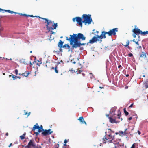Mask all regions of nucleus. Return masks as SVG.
I'll use <instances>...</instances> for the list:
<instances>
[{
	"label": "nucleus",
	"instance_id": "nucleus-1",
	"mask_svg": "<svg viewBox=\"0 0 148 148\" xmlns=\"http://www.w3.org/2000/svg\"><path fill=\"white\" fill-rule=\"evenodd\" d=\"M72 20L73 22H75L76 21L81 27L82 26V23H84L85 25L86 24L89 25L92 21L90 14H84L82 16L81 18L76 17L73 18Z\"/></svg>",
	"mask_w": 148,
	"mask_h": 148
},
{
	"label": "nucleus",
	"instance_id": "nucleus-2",
	"mask_svg": "<svg viewBox=\"0 0 148 148\" xmlns=\"http://www.w3.org/2000/svg\"><path fill=\"white\" fill-rule=\"evenodd\" d=\"M70 37L69 38L68 37H66V40L69 41L70 44L73 45V43L78 42V40H84L86 37L82 33H79L77 35L76 34H73L72 35H70Z\"/></svg>",
	"mask_w": 148,
	"mask_h": 148
},
{
	"label": "nucleus",
	"instance_id": "nucleus-3",
	"mask_svg": "<svg viewBox=\"0 0 148 148\" xmlns=\"http://www.w3.org/2000/svg\"><path fill=\"white\" fill-rule=\"evenodd\" d=\"M107 34V32L105 31H102L101 32V34L99 36L98 35H96V36H94L93 38L90 40L89 42L87 43V45H88V44H93L95 42H96L97 41H100V42H102V39L103 38L105 39L106 38V34Z\"/></svg>",
	"mask_w": 148,
	"mask_h": 148
},
{
	"label": "nucleus",
	"instance_id": "nucleus-4",
	"mask_svg": "<svg viewBox=\"0 0 148 148\" xmlns=\"http://www.w3.org/2000/svg\"><path fill=\"white\" fill-rule=\"evenodd\" d=\"M45 23L47 24L46 28L47 29L50 31L56 29L57 26V23H55L53 21L52 22L50 20H48L47 19H44Z\"/></svg>",
	"mask_w": 148,
	"mask_h": 148
},
{
	"label": "nucleus",
	"instance_id": "nucleus-5",
	"mask_svg": "<svg viewBox=\"0 0 148 148\" xmlns=\"http://www.w3.org/2000/svg\"><path fill=\"white\" fill-rule=\"evenodd\" d=\"M36 129L38 130V132H35L36 136L38 135L42 131H43L44 130L43 129V126L42 125H40V127H39L38 123H36L34 126L32 131H35Z\"/></svg>",
	"mask_w": 148,
	"mask_h": 148
},
{
	"label": "nucleus",
	"instance_id": "nucleus-6",
	"mask_svg": "<svg viewBox=\"0 0 148 148\" xmlns=\"http://www.w3.org/2000/svg\"><path fill=\"white\" fill-rule=\"evenodd\" d=\"M109 139H111V140H110L108 141V142L109 143H113L114 144H116L117 143L115 142H114V139L112 137V136L110 134H109L106 137H105V138H103V143H106V142L105 141V140H108Z\"/></svg>",
	"mask_w": 148,
	"mask_h": 148
},
{
	"label": "nucleus",
	"instance_id": "nucleus-7",
	"mask_svg": "<svg viewBox=\"0 0 148 148\" xmlns=\"http://www.w3.org/2000/svg\"><path fill=\"white\" fill-rule=\"evenodd\" d=\"M27 148H38L33 140H31L27 145L26 146Z\"/></svg>",
	"mask_w": 148,
	"mask_h": 148
},
{
	"label": "nucleus",
	"instance_id": "nucleus-8",
	"mask_svg": "<svg viewBox=\"0 0 148 148\" xmlns=\"http://www.w3.org/2000/svg\"><path fill=\"white\" fill-rule=\"evenodd\" d=\"M118 31V28H114L110 30L109 31L107 32V34L109 36H111L112 35H115L116 34V32Z\"/></svg>",
	"mask_w": 148,
	"mask_h": 148
},
{
	"label": "nucleus",
	"instance_id": "nucleus-9",
	"mask_svg": "<svg viewBox=\"0 0 148 148\" xmlns=\"http://www.w3.org/2000/svg\"><path fill=\"white\" fill-rule=\"evenodd\" d=\"M133 32L134 33L132 34V36L134 38L136 37V35H139L140 33V30L138 28H134L132 30Z\"/></svg>",
	"mask_w": 148,
	"mask_h": 148
},
{
	"label": "nucleus",
	"instance_id": "nucleus-10",
	"mask_svg": "<svg viewBox=\"0 0 148 148\" xmlns=\"http://www.w3.org/2000/svg\"><path fill=\"white\" fill-rule=\"evenodd\" d=\"M86 44L85 43H81L78 42H77L73 43V45H72V47L74 49V48H76L78 47H79L81 45H84Z\"/></svg>",
	"mask_w": 148,
	"mask_h": 148
},
{
	"label": "nucleus",
	"instance_id": "nucleus-11",
	"mask_svg": "<svg viewBox=\"0 0 148 148\" xmlns=\"http://www.w3.org/2000/svg\"><path fill=\"white\" fill-rule=\"evenodd\" d=\"M53 133V131H51L50 129L48 130H44L42 133V134L44 136H46L49 134H50Z\"/></svg>",
	"mask_w": 148,
	"mask_h": 148
},
{
	"label": "nucleus",
	"instance_id": "nucleus-12",
	"mask_svg": "<svg viewBox=\"0 0 148 148\" xmlns=\"http://www.w3.org/2000/svg\"><path fill=\"white\" fill-rule=\"evenodd\" d=\"M30 59H22L21 60V62L25 64H30L31 65H32V64L31 63V62L29 61Z\"/></svg>",
	"mask_w": 148,
	"mask_h": 148
},
{
	"label": "nucleus",
	"instance_id": "nucleus-13",
	"mask_svg": "<svg viewBox=\"0 0 148 148\" xmlns=\"http://www.w3.org/2000/svg\"><path fill=\"white\" fill-rule=\"evenodd\" d=\"M3 11V12H4L5 11L8 13H10L11 14H13L14 13L15 14L17 13H16L15 12L13 11H11L10 10H5L0 9V11Z\"/></svg>",
	"mask_w": 148,
	"mask_h": 148
},
{
	"label": "nucleus",
	"instance_id": "nucleus-14",
	"mask_svg": "<svg viewBox=\"0 0 148 148\" xmlns=\"http://www.w3.org/2000/svg\"><path fill=\"white\" fill-rule=\"evenodd\" d=\"M78 120L82 123V124L85 123L86 125V123L84 121L83 117L82 116L80 117L78 119Z\"/></svg>",
	"mask_w": 148,
	"mask_h": 148
},
{
	"label": "nucleus",
	"instance_id": "nucleus-15",
	"mask_svg": "<svg viewBox=\"0 0 148 148\" xmlns=\"http://www.w3.org/2000/svg\"><path fill=\"white\" fill-rule=\"evenodd\" d=\"M63 48H64L66 49H68V52H69L70 51V46L69 45V44H65L63 46Z\"/></svg>",
	"mask_w": 148,
	"mask_h": 148
},
{
	"label": "nucleus",
	"instance_id": "nucleus-16",
	"mask_svg": "<svg viewBox=\"0 0 148 148\" xmlns=\"http://www.w3.org/2000/svg\"><path fill=\"white\" fill-rule=\"evenodd\" d=\"M30 73L29 71H26L24 73H22L21 74L22 75L23 77H27L29 74Z\"/></svg>",
	"mask_w": 148,
	"mask_h": 148
},
{
	"label": "nucleus",
	"instance_id": "nucleus-17",
	"mask_svg": "<svg viewBox=\"0 0 148 148\" xmlns=\"http://www.w3.org/2000/svg\"><path fill=\"white\" fill-rule=\"evenodd\" d=\"M110 122L112 123H116L115 119H114L111 117H109Z\"/></svg>",
	"mask_w": 148,
	"mask_h": 148
},
{
	"label": "nucleus",
	"instance_id": "nucleus-18",
	"mask_svg": "<svg viewBox=\"0 0 148 148\" xmlns=\"http://www.w3.org/2000/svg\"><path fill=\"white\" fill-rule=\"evenodd\" d=\"M64 42L62 41L61 40H60L58 44V47H62L63 48V45Z\"/></svg>",
	"mask_w": 148,
	"mask_h": 148
},
{
	"label": "nucleus",
	"instance_id": "nucleus-19",
	"mask_svg": "<svg viewBox=\"0 0 148 148\" xmlns=\"http://www.w3.org/2000/svg\"><path fill=\"white\" fill-rule=\"evenodd\" d=\"M130 41L129 40H127V44L125 45H124L123 44V45L124 46L126 47H127V48H128L129 49H130V47L129 46V45L130 44Z\"/></svg>",
	"mask_w": 148,
	"mask_h": 148
},
{
	"label": "nucleus",
	"instance_id": "nucleus-20",
	"mask_svg": "<svg viewBox=\"0 0 148 148\" xmlns=\"http://www.w3.org/2000/svg\"><path fill=\"white\" fill-rule=\"evenodd\" d=\"M58 67L57 66H56L55 67H52V69H53L55 70V72L57 73H58Z\"/></svg>",
	"mask_w": 148,
	"mask_h": 148
},
{
	"label": "nucleus",
	"instance_id": "nucleus-21",
	"mask_svg": "<svg viewBox=\"0 0 148 148\" xmlns=\"http://www.w3.org/2000/svg\"><path fill=\"white\" fill-rule=\"evenodd\" d=\"M146 57V53H145L144 52H142V53L140 54V57L143 58V57L144 58H145Z\"/></svg>",
	"mask_w": 148,
	"mask_h": 148
},
{
	"label": "nucleus",
	"instance_id": "nucleus-22",
	"mask_svg": "<svg viewBox=\"0 0 148 148\" xmlns=\"http://www.w3.org/2000/svg\"><path fill=\"white\" fill-rule=\"evenodd\" d=\"M119 135L120 136H125L123 132L122 131H120L119 132Z\"/></svg>",
	"mask_w": 148,
	"mask_h": 148
},
{
	"label": "nucleus",
	"instance_id": "nucleus-23",
	"mask_svg": "<svg viewBox=\"0 0 148 148\" xmlns=\"http://www.w3.org/2000/svg\"><path fill=\"white\" fill-rule=\"evenodd\" d=\"M26 134L25 133H24L22 136H20V138L22 139L23 140L25 138V135Z\"/></svg>",
	"mask_w": 148,
	"mask_h": 148
},
{
	"label": "nucleus",
	"instance_id": "nucleus-24",
	"mask_svg": "<svg viewBox=\"0 0 148 148\" xmlns=\"http://www.w3.org/2000/svg\"><path fill=\"white\" fill-rule=\"evenodd\" d=\"M144 86L145 88H148V82H145L144 84Z\"/></svg>",
	"mask_w": 148,
	"mask_h": 148
},
{
	"label": "nucleus",
	"instance_id": "nucleus-25",
	"mask_svg": "<svg viewBox=\"0 0 148 148\" xmlns=\"http://www.w3.org/2000/svg\"><path fill=\"white\" fill-rule=\"evenodd\" d=\"M140 34L141 35L143 36L145 35L146 34V31L142 32L141 30H140Z\"/></svg>",
	"mask_w": 148,
	"mask_h": 148
},
{
	"label": "nucleus",
	"instance_id": "nucleus-26",
	"mask_svg": "<svg viewBox=\"0 0 148 148\" xmlns=\"http://www.w3.org/2000/svg\"><path fill=\"white\" fill-rule=\"evenodd\" d=\"M123 110L126 116H127L129 114V113L126 111L125 108H124Z\"/></svg>",
	"mask_w": 148,
	"mask_h": 148
},
{
	"label": "nucleus",
	"instance_id": "nucleus-27",
	"mask_svg": "<svg viewBox=\"0 0 148 148\" xmlns=\"http://www.w3.org/2000/svg\"><path fill=\"white\" fill-rule=\"evenodd\" d=\"M24 114L25 115H26L28 114L27 116H29L30 115V112H29V113H28L26 111H25V110H24Z\"/></svg>",
	"mask_w": 148,
	"mask_h": 148
},
{
	"label": "nucleus",
	"instance_id": "nucleus-28",
	"mask_svg": "<svg viewBox=\"0 0 148 148\" xmlns=\"http://www.w3.org/2000/svg\"><path fill=\"white\" fill-rule=\"evenodd\" d=\"M12 78H13V80H15L16 79V76L12 75Z\"/></svg>",
	"mask_w": 148,
	"mask_h": 148
},
{
	"label": "nucleus",
	"instance_id": "nucleus-29",
	"mask_svg": "<svg viewBox=\"0 0 148 148\" xmlns=\"http://www.w3.org/2000/svg\"><path fill=\"white\" fill-rule=\"evenodd\" d=\"M79 64V66H78V69H81L83 67L81 65V64H80L79 63H78Z\"/></svg>",
	"mask_w": 148,
	"mask_h": 148
},
{
	"label": "nucleus",
	"instance_id": "nucleus-30",
	"mask_svg": "<svg viewBox=\"0 0 148 148\" xmlns=\"http://www.w3.org/2000/svg\"><path fill=\"white\" fill-rule=\"evenodd\" d=\"M121 116V112H119V113H118L117 115V117L119 119H120V116Z\"/></svg>",
	"mask_w": 148,
	"mask_h": 148
},
{
	"label": "nucleus",
	"instance_id": "nucleus-31",
	"mask_svg": "<svg viewBox=\"0 0 148 148\" xmlns=\"http://www.w3.org/2000/svg\"><path fill=\"white\" fill-rule=\"evenodd\" d=\"M20 15L21 16V15H22V16H26V17H28V16H27L28 15H27V14H20Z\"/></svg>",
	"mask_w": 148,
	"mask_h": 148
},
{
	"label": "nucleus",
	"instance_id": "nucleus-32",
	"mask_svg": "<svg viewBox=\"0 0 148 148\" xmlns=\"http://www.w3.org/2000/svg\"><path fill=\"white\" fill-rule=\"evenodd\" d=\"M71 62L73 64H75L76 63V62L75 61H74V59L72 60H71Z\"/></svg>",
	"mask_w": 148,
	"mask_h": 148
},
{
	"label": "nucleus",
	"instance_id": "nucleus-33",
	"mask_svg": "<svg viewBox=\"0 0 148 148\" xmlns=\"http://www.w3.org/2000/svg\"><path fill=\"white\" fill-rule=\"evenodd\" d=\"M15 73L16 75H17L18 73V70L17 69H16L15 70Z\"/></svg>",
	"mask_w": 148,
	"mask_h": 148
},
{
	"label": "nucleus",
	"instance_id": "nucleus-34",
	"mask_svg": "<svg viewBox=\"0 0 148 148\" xmlns=\"http://www.w3.org/2000/svg\"><path fill=\"white\" fill-rule=\"evenodd\" d=\"M35 17H37L38 18H40V19L44 20V19H46V18H42V17H40L39 16H35Z\"/></svg>",
	"mask_w": 148,
	"mask_h": 148
},
{
	"label": "nucleus",
	"instance_id": "nucleus-35",
	"mask_svg": "<svg viewBox=\"0 0 148 148\" xmlns=\"http://www.w3.org/2000/svg\"><path fill=\"white\" fill-rule=\"evenodd\" d=\"M135 143L133 144L131 148H135Z\"/></svg>",
	"mask_w": 148,
	"mask_h": 148
},
{
	"label": "nucleus",
	"instance_id": "nucleus-36",
	"mask_svg": "<svg viewBox=\"0 0 148 148\" xmlns=\"http://www.w3.org/2000/svg\"><path fill=\"white\" fill-rule=\"evenodd\" d=\"M123 132L125 136L127 135V134H128V133H127L126 132H125V131Z\"/></svg>",
	"mask_w": 148,
	"mask_h": 148
},
{
	"label": "nucleus",
	"instance_id": "nucleus-37",
	"mask_svg": "<svg viewBox=\"0 0 148 148\" xmlns=\"http://www.w3.org/2000/svg\"><path fill=\"white\" fill-rule=\"evenodd\" d=\"M82 70H79V71H77V72H78L77 73V74L81 73V72H82Z\"/></svg>",
	"mask_w": 148,
	"mask_h": 148
},
{
	"label": "nucleus",
	"instance_id": "nucleus-38",
	"mask_svg": "<svg viewBox=\"0 0 148 148\" xmlns=\"http://www.w3.org/2000/svg\"><path fill=\"white\" fill-rule=\"evenodd\" d=\"M59 47V50H60V51L61 52H62V47Z\"/></svg>",
	"mask_w": 148,
	"mask_h": 148
},
{
	"label": "nucleus",
	"instance_id": "nucleus-39",
	"mask_svg": "<svg viewBox=\"0 0 148 148\" xmlns=\"http://www.w3.org/2000/svg\"><path fill=\"white\" fill-rule=\"evenodd\" d=\"M128 56L129 57H132L133 56V54L131 53H130L128 54Z\"/></svg>",
	"mask_w": 148,
	"mask_h": 148
},
{
	"label": "nucleus",
	"instance_id": "nucleus-40",
	"mask_svg": "<svg viewBox=\"0 0 148 148\" xmlns=\"http://www.w3.org/2000/svg\"><path fill=\"white\" fill-rule=\"evenodd\" d=\"M67 141L65 139L64 141V143L66 144V143H67Z\"/></svg>",
	"mask_w": 148,
	"mask_h": 148
},
{
	"label": "nucleus",
	"instance_id": "nucleus-41",
	"mask_svg": "<svg viewBox=\"0 0 148 148\" xmlns=\"http://www.w3.org/2000/svg\"><path fill=\"white\" fill-rule=\"evenodd\" d=\"M27 16L28 17H34V16H33V15H28Z\"/></svg>",
	"mask_w": 148,
	"mask_h": 148
},
{
	"label": "nucleus",
	"instance_id": "nucleus-42",
	"mask_svg": "<svg viewBox=\"0 0 148 148\" xmlns=\"http://www.w3.org/2000/svg\"><path fill=\"white\" fill-rule=\"evenodd\" d=\"M137 132H138V134H139V135H140L141 134V132L139 130H138L137 131Z\"/></svg>",
	"mask_w": 148,
	"mask_h": 148
},
{
	"label": "nucleus",
	"instance_id": "nucleus-43",
	"mask_svg": "<svg viewBox=\"0 0 148 148\" xmlns=\"http://www.w3.org/2000/svg\"><path fill=\"white\" fill-rule=\"evenodd\" d=\"M132 119V117H130L128 119V120H129V121H130Z\"/></svg>",
	"mask_w": 148,
	"mask_h": 148
},
{
	"label": "nucleus",
	"instance_id": "nucleus-44",
	"mask_svg": "<svg viewBox=\"0 0 148 148\" xmlns=\"http://www.w3.org/2000/svg\"><path fill=\"white\" fill-rule=\"evenodd\" d=\"M136 44L137 45H139V44L138 43V41H136L135 42Z\"/></svg>",
	"mask_w": 148,
	"mask_h": 148
},
{
	"label": "nucleus",
	"instance_id": "nucleus-45",
	"mask_svg": "<svg viewBox=\"0 0 148 148\" xmlns=\"http://www.w3.org/2000/svg\"><path fill=\"white\" fill-rule=\"evenodd\" d=\"M66 146V144H65V143H64V144L63 145V148H66L65 147H64V146Z\"/></svg>",
	"mask_w": 148,
	"mask_h": 148
},
{
	"label": "nucleus",
	"instance_id": "nucleus-46",
	"mask_svg": "<svg viewBox=\"0 0 148 148\" xmlns=\"http://www.w3.org/2000/svg\"><path fill=\"white\" fill-rule=\"evenodd\" d=\"M133 105V103L131 104V105L129 106V108H131V107H132Z\"/></svg>",
	"mask_w": 148,
	"mask_h": 148
},
{
	"label": "nucleus",
	"instance_id": "nucleus-47",
	"mask_svg": "<svg viewBox=\"0 0 148 148\" xmlns=\"http://www.w3.org/2000/svg\"><path fill=\"white\" fill-rule=\"evenodd\" d=\"M12 145V143H11L10 145H9L8 147H10Z\"/></svg>",
	"mask_w": 148,
	"mask_h": 148
},
{
	"label": "nucleus",
	"instance_id": "nucleus-48",
	"mask_svg": "<svg viewBox=\"0 0 148 148\" xmlns=\"http://www.w3.org/2000/svg\"><path fill=\"white\" fill-rule=\"evenodd\" d=\"M5 135H6V136H8V132L6 133V134H5Z\"/></svg>",
	"mask_w": 148,
	"mask_h": 148
},
{
	"label": "nucleus",
	"instance_id": "nucleus-49",
	"mask_svg": "<svg viewBox=\"0 0 148 148\" xmlns=\"http://www.w3.org/2000/svg\"><path fill=\"white\" fill-rule=\"evenodd\" d=\"M106 116H107V117H108V118H109V117H110L109 116V114H106Z\"/></svg>",
	"mask_w": 148,
	"mask_h": 148
},
{
	"label": "nucleus",
	"instance_id": "nucleus-50",
	"mask_svg": "<svg viewBox=\"0 0 148 148\" xmlns=\"http://www.w3.org/2000/svg\"><path fill=\"white\" fill-rule=\"evenodd\" d=\"M108 130H110V131L111 132H112V131L111 130V129H108Z\"/></svg>",
	"mask_w": 148,
	"mask_h": 148
},
{
	"label": "nucleus",
	"instance_id": "nucleus-51",
	"mask_svg": "<svg viewBox=\"0 0 148 148\" xmlns=\"http://www.w3.org/2000/svg\"><path fill=\"white\" fill-rule=\"evenodd\" d=\"M131 41H133V42H136V41H135V39H134L133 40H131Z\"/></svg>",
	"mask_w": 148,
	"mask_h": 148
},
{
	"label": "nucleus",
	"instance_id": "nucleus-52",
	"mask_svg": "<svg viewBox=\"0 0 148 148\" xmlns=\"http://www.w3.org/2000/svg\"><path fill=\"white\" fill-rule=\"evenodd\" d=\"M16 77L19 78V79H21V77H20L19 76H16Z\"/></svg>",
	"mask_w": 148,
	"mask_h": 148
},
{
	"label": "nucleus",
	"instance_id": "nucleus-53",
	"mask_svg": "<svg viewBox=\"0 0 148 148\" xmlns=\"http://www.w3.org/2000/svg\"><path fill=\"white\" fill-rule=\"evenodd\" d=\"M129 74H127V75H126V77H128L129 76Z\"/></svg>",
	"mask_w": 148,
	"mask_h": 148
},
{
	"label": "nucleus",
	"instance_id": "nucleus-54",
	"mask_svg": "<svg viewBox=\"0 0 148 148\" xmlns=\"http://www.w3.org/2000/svg\"><path fill=\"white\" fill-rule=\"evenodd\" d=\"M121 67V65H120L118 66V68H120Z\"/></svg>",
	"mask_w": 148,
	"mask_h": 148
},
{
	"label": "nucleus",
	"instance_id": "nucleus-55",
	"mask_svg": "<svg viewBox=\"0 0 148 148\" xmlns=\"http://www.w3.org/2000/svg\"><path fill=\"white\" fill-rule=\"evenodd\" d=\"M139 48V49H141V46H139V48Z\"/></svg>",
	"mask_w": 148,
	"mask_h": 148
},
{
	"label": "nucleus",
	"instance_id": "nucleus-56",
	"mask_svg": "<svg viewBox=\"0 0 148 148\" xmlns=\"http://www.w3.org/2000/svg\"><path fill=\"white\" fill-rule=\"evenodd\" d=\"M119 132H116L115 133V134H116V135H117V134H119Z\"/></svg>",
	"mask_w": 148,
	"mask_h": 148
},
{
	"label": "nucleus",
	"instance_id": "nucleus-57",
	"mask_svg": "<svg viewBox=\"0 0 148 148\" xmlns=\"http://www.w3.org/2000/svg\"><path fill=\"white\" fill-rule=\"evenodd\" d=\"M99 88H103V87H99Z\"/></svg>",
	"mask_w": 148,
	"mask_h": 148
},
{
	"label": "nucleus",
	"instance_id": "nucleus-58",
	"mask_svg": "<svg viewBox=\"0 0 148 148\" xmlns=\"http://www.w3.org/2000/svg\"><path fill=\"white\" fill-rule=\"evenodd\" d=\"M82 75H83L84 76H85V74H84V73H82Z\"/></svg>",
	"mask_w": 148,
	"mask_h": 148
},
{
	"label": "nucleus",
	"instance_id": "nucleus-59",
	"mask_svg": "<svg viewBox=\"0 0 148 148\" xmlns=\"http://www.w3.org/2000/svg\"><path fill=\"white\" fill-rule=\"evenodd\" d=\"M146 34H148V31H146Z\"/></svg>",
	"mask_w": 148,
	"mask_h": 148
},
{
	"label": "nucleus",
	"instance_id": "nucleus-60",
	"mask_svg": "<svg viewBox=\"0 0 148 148\" xmlns=\"http://www.w3.org/2000/svg\"><path fill=\"white\" fill-rule=\"evenodd\" d=\"M127 130V129H126L125 130H124V131H125V132H126Z\"/></svg>",
	"mask_w": 148,
	"mask_h": 148
},
{
	"label": "nucleus",
	"instance_id": "nucleus-61",
	"mask_svg": "<svg viewBox=\"0 0 148 148\" xmlns=\"http://www.w3.org/2000/svg\"><path fill=\"white\" fill-rule=\"evenodd\" d=\"M12 75H9V76L10 77H11L12 76Z\"/></svg>",
	"mask_w": 148,
	"mask_h": 148
},
{
	"label": "nucleus",
	"instance_id": "nucleus-62",
	"mask_svg": "<svg viewBox=\"0 0 148 148\" xmlns=\"http://www.w3.org/2000/svg\"><path fill=\"white\" fill-rule=\"evenodd\" d=\"M143 77H145V75H143Z\"/></svg>",
	"mask_w": 148,
	"mask_h": 148
},
{
	"label": "nucleus",
	"instance_id": "nucleus-63",
	"mask_svg": "<svg viewBox=\"0 0 148 148\" xmlns=\"http://www.w3.org/2000/svg\"><path fill=\"white\" fill-rule=\"evenodd\" d=\"M148 82V80H147L146 82Z\"/></svg>",
	"mask_w": 148,
	"mask_h": 148
},
{
	"label": "nucleus",
	"instance_id": "nucleus-64",
	"mask_svg": "<svg viewBox=\"0 0 148 148\" xmlns=\"http://www.w3.org/2000/svg\"><path fill=\"white\" fill-rule=\"evenodd\" d=\"M62 37H62V36H61V37H60V38H62Z\"/></svg>",
	"mask_w": 148,
	"mask_h": 148
}]
</instances>
